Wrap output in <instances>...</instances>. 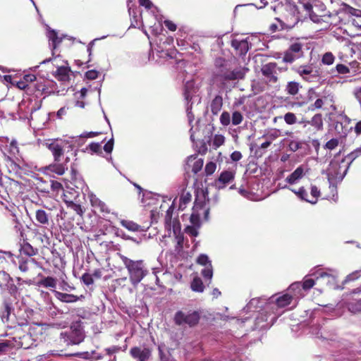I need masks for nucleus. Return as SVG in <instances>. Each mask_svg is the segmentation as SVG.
Returning a JSON list of instances; mask_svg holds the SVG:
<instances>
[{
  "instance_id": "f257e3e1",
  "label": "nucleus",
  "mask_w": 361,
  "mask_h": 361,
  "mask_svg": "<svg viewBox=\"0 0 361 361\" xmlns=\"http://www.w3.org/2000/svg\"><path fill=\"white\" fill-rule=\"evenodd\" d=\"M214 79L225 87L230 81L244 79L248 68L240 66L232 68L228 61L222 57H218L214 61Z\"/></svg>"
},
{
  "instance_id": "f03ea898",
  "label": "nucleus",
  "mask_w": 361,
  "mask_h": 361,
  "mask_svg": "<svg viewBox=\"0 0 361 361\" xmlns=\"http://www.w3.org/2000/svg\"><path fill=\"white\" fill-rule=\"evenodd\" d=\"M125 267L128 270L130 282L133 285L138 284L148 274L147 267L142 259L133 260L121 254H118Z\"/></svg>"
},
{
  "instance_id": "7ed1b4c3",
  "label": "nucleus",
  "mask_w": 361,
  "mask_h": 361,
  "mask_svg": "<svg viewBox=\"0 0 361 361\" xmlns=\"http://www.w3.org/2000/svg\"><path fill=\"white\" fill-rule=\"evenodd\" d=\"M350 166L345 157L341 156V151L336 153L330 161L327 169L328 176L334 179L341 180L346 175Z\"/></svg>"
},
{
  "instance_id": "20e7f679",
  "label": "nucleus",
  "mask_w": 361,
  "mask_h": 361,
  "mask_svg": "<svg viewBox=\"0 0 361 361\" xmlns=\"http://www.w3.org/2000/svg\"><path fill=\"white\" fill-rule=\"evenodd\" d=\"M201 319V312L195 310L183 309L177 311L173 322L178 326L187 325L190 328L197 326Z\"/></svg>"
},
{
  "instance_id": "39448f33",
  "label": "nucleus",
  "mask_w": 361,
  "mask_h": 361,
  "mask_svg": "<svg viewBox=\"0 0 361 361\" xmlns=\"http://www.w3.org/2000/svg\"><path fill=\"white\" fill-rule=\"evenodd\" d=\"M293 70L305 82H314L320 79L319 71L314 70L312 64L301 65Z\"/></svg>"
},
{
  "instance_id": "423d86ee",
  "label": "nucleus",
  "mask_w": 361,
  "mask_h": 361,
  "mask_svg": "<svg viewBox=\"0 0 361 361\" xmlns=\"http://www.w3.org/2000/svg\"><path fill=\"white\" fill-rule=\"evenodd\" d=\"M90 204L93 208L94 213H99L104 218H107L111 214V209L102 200H100L96 195L91 192L88 195Z\"/></svg>"
},
{
  "instance_id": "0eeeda50",
  "label": "nucleus",
  "mask_w": 361,
  "mask_h": 361,
  "mask_svg": "<svg viewBox=\"0 0 361 361\" xmlns=\"http://www.w3.org/2000/svg\"><path fill=\"white\" fill-rule=\"evenodd\" d=\"M276 69L277 63L275 62H269L262 66L261 73L267 85H274L278 82L279 78Z\"/></svg>"
},
{
  "instance_id": "6e6552de",
  "label": "nucleus",
  "mask_w": 361,
  "mask_h": 361,
  "mask_svg": "<svg viewBox=\"0 0 361 361\" xmlns=\"http://www.w3.org/2000/svg\"><path fill=\"white\" fill-rule=\"evenodd\" d=\"M295 9L293 10V13L290 14V19L288 17L286 18V22H283L279 18H276V23H271L269 25V30L271 32H275L277 30H283L284 28H292L299 21V17L298 15L295 14Z\"/></svg>"
},
{
  "instance_id": "1a4fd4ad",
  "label": "nucleus",
  "mask_w": 361,
  "mask_h": 361,
  "mask_svg": "<svg viewBox=\"0 0 361 361\" xmlns=\"http://www.w3.org/2000/svg\"><path fill=\"white\" fill-rule=\"evenodd\" d=\"M63 141L58 140H49L45 143L46 147L51 152L55 162H60L64 154Z\"/></svg>"
},
{
  "instance_id": "9d476101",
  "label": "nucleus",
  "mask_w": 361,
  "mask_h": 361,
  "mask_svg": "<svg viewBox=\"0 0 361 361\" xmlns=\"http://www.w3.org/2000/svg\"><path fill=\"white\" fill-rule=\"evenodd\" d=\"M302 56L303 51L302 44L295 42L292 44L284 52L283 61L286 63H293L294 61L301 58Z\"/></svg>"
},
{
  "instance_id": "9b49d317",
  "label": "nucleus",
  "mask_w": 361,
  "mask_h": 361,
  "mask_svg": "<svg viewBox=\"0 0 361 361\" xmlns=\"http://www.w3.org/2000/svg\"><path fill=\"white\" fill-rule=\"evenodd\" d=\"M0 289L3 291H8L11 294H15L18 288L14 284L13 278L5 271H0Z\"/></svg>"
},
{
  "instance_id": "f8f14e48",
  "label": "nucleus",
  "mask_w": 361,
  "mask_h": 361,
  "mask_svg": "<svg viewBox=\"0 0 361 361\" xmlns=\"http://www.w3.org/2000/svg\"><path fill=\"white\" fill-rule=\"evenodd\" d=\"M68 338L71 344H79L85 338L80 322L73 323L71 326V331L68 333Z\"/></svg>"
},
{
  "instance_id": "ddd939ff",
  "label": "nucleus",
  "mask_w": 361,
  "mask_h": 361,
  "mask_svg": "<svg viewBox=\"0 0 361 361\" xmlns=\"http://www.w3.org/2000/svg\"><path fill=\"white\" fill-rule=\"evenodd\" d=\"M207 190L200 189L196 192V197L194 202L193 210L197 212L199 209L206 208L209 203Z\"/></svg>"
},
{
  "instance_id": "4468645a",
  "label": "nucleus",
  "mask_w": 361,
  "mask_h": 361,
  "mask_svg": "<svg viewBox=\"0 0 361 361\" xmlns=\"http://www.w3.org/2000/svg\"><path fill=\"white\" fill-rule=\"evenodd\" d=\"M235 176V172L233 171H223L215 180V185L218 189H223L233 181Z\"/></svg>"
},
{
  "instance_id": "2eb2a0df",
  "label": "nucleus",
  "mask_w": 361,
  "mask_h": 361,
  "mask_svg": "<svg viewBox=\"0 0 361 361\" xmlns=\"http://www.w3.org/2000/svg\"><path fill=\"white\" fill-rule=\"evenodd\" d=\"M334 97L332 94H324L320 98H318L315 102L311 104L312 110L321 109L325 104H329L333 110H336L334 105Z\"/></svg>"
},
{
  "instance_id": "dca6fc26",
  "label": "nucleus",
  "mask_w": 361,
  "mask_h": 361,
  "mask_svg": "<svg viewBox=\"0 0 361 361\" xmlns=\"http://www.w3.org/2000/svg\"><path fill=\"white\" fill-rule=\"evenodd\" d=\"M308 169L307 166L300 165L297 167L296 169L288 176L286 177L285 181L290 185L295 184L304 177Z\"/></svg>"
},
{
  "instance_id": "f3484780",
  "label": "nucleus",
  "mask_w": 361,
  "mask_h": 361,
  "mask_svg": "<svg viewBox=\"0 0 361 361\" xmlns=\"http://www.w3.org/2000/svg\"><path fill=\"white\" fill-rule=\"evenodd\" d=\"M151 350L148 348H141L135 346L133 347L130 350V355L134 359L140 360H148L151 356Z\"/></svg>"
},
{
  "instance_id": "a211bd4d",
  "label": "nucleus",
  "mask_w": 361,
  "mask_h": 361,
  "mask_svg": "<svg viewBox=\"0 0 361 361\" xmlns=\"http://www.w3.org/2000/svg\"><path fill=\"white\" fill-rule=\"evenodd\" d=\"M231 46L235 50V54L238 56H245L249 50L248 42L246 39H233Z\"/></svg>"
},
{
  "instance_id": "6ab92c4d",
  "label": "nucleus",
  "mask_w": 361,
  "mask_h": 361,
  "mask_svg": "<svg viewBox=\"0 0 361 361\" xmlns=\"http://www.w3.org/2000/svg\"><path fill=\"white\" fill-rule=\"evenodd\" d=\"M79 197L80 192L78 190L69 188L63 190L62 200L66 205L70 203H73V202H76V200H79Z\"/></svg>"
},
{
  "instance_id": "aec40b11",
  "label": "nucleus",
  "mask_w": 361,
  "mask_h": 361,
  "mask_svg": "<svg viewBox=\"0 0 361 361\" xmlns=\"http://www.w3.org/2000/svg\"><path fill=\"white\" fill-rule=\"evenodd\" d=\"M20 256L25 255L29 258H32V257L36 255L38 253V249L34 247L30 243L24 240L23 243L20 245Z\"/></svg>"
},
{
  "instance_id": "412c9836",
  "label": "nucleus",
  "mask_w": 361,
  "mask_h": 361,
  "mask_svg": "<svg viewBox=\"0 0 361 361\" xmlns=\"http://www.w3.org/2000/svg\"><path fill=\"white\" fill-rule=\"evenodd\" d=\"M31 341V336L25 334H23L22 336L18 337L17 339L16 338H13V346L16 348H24L27 349L30 346V342Z\"/></svg>"
},
{
  "instance_id": "4be33fe9",
  "label": "nucleus",
  "mask_w": 361,
  "mask_h": 361,
  "mask_svg": "<svg viewBox=\"0 0 361 361\" xmlns=\"http://www.w3.org/2000/svg\"><path fill=\"white\" fill-rule=\"evenodd\" d=\"M71 68L68 66H59L56 69L55 78L61 82H66L70 80Z\"/></svg>"
},
{
  "instance_id": "5701e85b",
  "label": "nucleus",
  "mask_w": 361,
  "mask_h": 361,
  "mask_svg": "<svg viewBox=\"0 0 361 361\" xmlns=\"http://www.w3.org/2000/svg\"><path fill=\"white\" fill-rule=\"evenodd\" d=\"M55 296L59 300L66 303H73L80 300V297L78 295L59 291H55Z\"/></svg>"
},
{
  "instance_id": "b1692460",
  "label": "nucleus",
  "mask_w": 361,
  "mask_h": 361,
  "mask_svg": "<svg viewBox=\"0 0 361 361\" xmlns=\"http://www.w3.org/2000/svg\"><path fill=\"white\" fill-rule=\"evenodd\" d=\"M30 92L33 94L39 93L40 94L47 93V87L45 85V80L43 78H40L39 80L36 78V80L32 84Z\"/></svg>"
},
{
  "instance_id": "393cba45",
  "label": "nucleus",
  "mask_w": 361,
  "mask_h": 361,
  "mask_svg": "<svg viewBox=\"0 0 361 361\" xmlns=\"http://www.w3.org/2000/svg\"><path fill=\"white\" fill-rule=\"evenodd\" d=\"M307 123L317 131H321L324 129L323 118L321 114H316L310 121H307Z\"/></svg>"
},
{
  "instance_id": "a878e982",
  "label": "nucleus",
  "mask_w": 361,
  "mask_h": 361,
  "mask_svg": "<svg viewBox=\"0 0 361 361\" xmlns=\"http://www.w3.org/2000/svg\"><path fill=\"white\" fill-rule=\"evenodd\" d=\"M47 226H39L37 228L33 229V233L35 236L37 237V239L41 241V243H44V241L48 242L49 240V236L47 233Z\"/></svg>"
},
{
  "instance_id": "bb28decb",
  "label": "nucleus",
  "mask_w": 361,
  "mask_h": 361,
  "mask_svg": "<svg viewBox=\"0 0 361 361\" xmlns=\"http://www.w3.org/2000/svg\"><path fill=\"white\" fill-rule=\"evenodd\" d=\"M49 214L44 209H37L35 212V219L41 226H48L49 224Z\"/></svg>"
},
{
  "instance_id": "cd10ccee",
  "label": "nucleus",
  "mask_w": 361,
  "mask_h": 361,
  "mask_svg": "<svg viewBox=\"0 0 361 361\" xmlns=\"http://www.w3.org/2000/svg\"><path fill=\"white\" fill-rule=\"evenodd\" d=\"M18 268L22 272L28 271L30 263L37 264V262L34 258H25L23 256H18Z\"/></svg>"
},
{
  "instance_id": "c85d7f7f",
  "label": "nucleus",
  "mask_w": 361,
  "mask_h": 361,
  "mask_svg": "<svg viewBox=\"0 0 361 361\" xmlns=\"http://www.w3.org/2000/svg\"><path fill=\"white\" fill-rule=\"evenodd\" d=\"M120 224L123 227L132 232L142 231L141 226L139 224L130 220L121 219L120 221Z\"/></svg>"
},
{
  "instance_id": "c756f323",
  "label": "nucleus",
  "mask_w": 361,
  "mask_h": 361,
  "mask_svg": "<svg viewBox=\"0 0 361 361\" xmlns=\"http://www.w3.org/2000/svg\"><path fill=\"white\" fill-rule=\"evenodd\" d=\"M302 87L300 84L295 81L288 82L286 85L285 91L286 93L291 96H295L298 94L300 89Z\"/></svg>"
},
{
  "instance_id": "7c9ffc66",
  "label": "nucleus",
  "mask_w": 361,
  "mask_h": 361,
  "mask_svg": "<svg viewBox=\"0 0 361 361\" xmlns=\"http://www.w3.org/2000/svg\"><path fill=\"white\" fill-rule=\"evenodd\" d=\"M293 298L289 293L283 294L276 299V305L280 308L285 307L291 303Z\"/></svg>"
},
{
  "instance_id": "2f4dec72",
  "label": "nucleus",
  "mask_w": 361,
  "mask_h": 361,
  "mask_svg": "<svg viewBox=\"0 0 361 361\" xmlns=\"http://www.w3.org/2000/svg\"><path fill=\"white\" fill-rule=\"evenodd\" d=\"M192 195L190 192L183 190L180 197L178 209L183 210L186 208L187 204L191 202Z\"/></svg>"
},
{
  "instance_id": "473e14b6",
  "label": "nucleus",
  "mask_w": 361,
  "mask_h": 361,
  "mask_svg": "<svg viewBox=\"0 0 361 361\" xmlns=\"http://www.w3.org/2000/svg\"><path fill=\"white\" fill-rule=\"evenodd\" d=\"M194 161L192 166V171L197 174L199 171H200L203 167L204 160L203 159H197L196 156H190L188 157V162H192Z\"/></svg>"
},
{
  "instance_id": "72a5a7b5",
  "label": "nucleus",
  "mask_w": 361,
  "mask_h": 361,
  "mask_svg": "<svg viewBox=\"0 0 361 361\" xmlns=\"http://www.w3.org/2000/svg\"><path fill=\"white\" fill-rule=\"evenodd\" d=\"M223 105V99L220 95H216L212 101L211 111L216 115L221 111Z\"/></svg>"
},
{
  "instance_id": "f704fd0d",
  "label": "nucleus",
  "mask_w": 361,
  "mask_h": 361,
  "mask_svg": "<svg viewBox=\"0 0 361 361\" xmlns=\"http://www.w3.org/2000/svg\"><path fill=\"white\" fill-rule=\"evenodd\" d=\"M48 37L49 41L51 42V47L53 50H55L63 40V37H59L58 33L54 30L49 32Z\"/></svg>"
},
{
  "instance_id": "c9c22d12",
  "label": "nucleus",
  "mask_w": 361,
  "mask_h": 361,
  "mask_svg": "<svg viewBox=\"0 0 361 361\" xmlns=\"http://www.w3.org/2000/svg\"><path fill=\"white\" fill-rule=\"evenodd\" d=\"M67 169L68 168L66 167V164H61L59 162H55L54 164H51L48 166V169L50 171L59 176L63 175Z\"/></svg>"
},
{
  "instance_id": "e433bc0d",
  "label": "nucleus",
  "mask_w": 361,
  "mask_h": 361,
  "mask_svg": "<svg viewBox=\"0 0 361 361\" xmlns=\"http://www.w3.org/2000/svg\"><path fill=\"white\" fill-rule=\"evenodd\" d=\"M336 60V56L331 51H326L321 56V63L324 66H331Z\"/></svg>"
},
{
  "instance_id": "4c0bfd02",
  "label": "nucleus",
  "mask_w": 361,
  "mask_h": 361,
  "mask_svg": "<svg viewBox=\"0 0 361 361\" xmlns=\"http://www.w3.org/2000/svg\"><path fill=\"white\" fill-rule=\"evenodd\" d=\"M190 288L195 292L202 293L204 289V286L202 279L196 276L192 281Z\"/></svg>"
},
{
  "instance_id": "58836bf2",
  "label": "nucleus",
  "mask_w": 361,
  "mask_h": 361,
  "mask_svg": "<svg viewBox=\"0 0 361 361\" xmlns=\"http://www.w3.org/2000/svg\"><path fill=\"white\" fill-rule=\"evenodd\" d=\"M310 195L311 197L310 200H307V202L312 204H314L317 202L318 199L321 195L320 190L318 188L317 186L314 185H311Z\"/></svg>"
},
{
  "instance_id": "ea45409f",
  "label": "nucleus",
  "mask_w": 361,
  "mask_h": 361,
  "mask_svg": "<svg viewBox=\"0 0 361 361\" xmlns=\"http://www.w3.org/2000/svg\"><path fill=\"white\" fill-rule=\"evenodd\" d=\"M11 312V304L8 301H4L3 303V309L1 312V317L4 322L8 321V317Z\"/></svg>"
},
{
  "instance_id": "a19ab883",
  "label": "nucleus",
  "mask_w": 361,
  "mask_h": 361,
  "mask_svg": "<svg viewBox=\"0 0 361 361\" xmlns=\"http://www.w3.org/2000/svg\"><path fill=\"white\" fill-rule=\"evenodd\" d=\"M94 237L97 243L94 246V250L96 251L101 247L104 250V252H106L109 250L110 245L113 243L111 241H101L99 235H96Z\"/></svg>"
},
{
  "instance_id": "79ce46f5",
  "label": "nucleus",
  "mask_w": 361,
  "mask_h": 361,
  "mask_svg": "<svg viewBox=\"0 0 361 361\" xmlns=\"http://www.w3.org/2000/svg\"><path fill=\"white\" fill-rule=\"evenodd\" d=\"M302 289L301 282H295L289 286L288 291L293 293L294 296L299 298L304 295Z\"/></svg>"
},
{
  "instance_id": "37998d69",
  "label": "nucleus",
  "mask_w": 361,
  "mask_h": 361,
  "mask_svg": "<svg viewBox=\"0 0 361 361\" xmlns=\"http://www.w3.org/2000/svg\"><path fill=\"white\" fill-rule=\"evenodd\" d=\"M174 209L173 203L169 207L166 212V215L164 217V224L165 228L167 230H171V221H172V215Z\"/></svg>"
},
{
  "instance_id": "c03bdc74",
  "label": "nucleus",
  "mask_w": 361,
  "mask_h": 361,
  "mask_svg": "<svg viewBox=\"0 0 361 361\" xmlns=\"http://www.w3.org/2000/svg\"><path fill=\"white\" fill-rule=\"evenodd\" d=\"M67 207L72 209L77 214L80 216H83L85 210L80 204V199L76 200V202H73V203H70L66 205Z\"/></svg>"
},
{
  "instance_id": "a18cd8bd",
  "label": "nucleus",
  "mask_w": 361,
  "mask_h": 361,
  "mask_svg": "<svg viewBox=\"0 0 361 361\" xmlns=\"http://www.w3.org/2000/svg\"><path fill=\"white\" fill-rule=\"evenodd\" d=\"M193 90V83L192 82H187L183 87V96L185 99L190 102L192 99V92Z\"/></svg>"
},
{
  "instance_id": "49530a36",
  "label": "nucleus",
  "mask_w": 361,
  "mask_h": 361,
  "mask_svg": "<svg viewBox=\"0 0 361 361\" xmlns=\"http://www.w3.org/2000/svg\"><path fill=\"white\" fill-rule=\"evenodd\" d=\"M39 284L45 288H55L56 286V280L51 276L42 279L39 281Z\"/></svg>"
},
{
  "instance_id": "de8ad7c7",
  "label": "nucleus",
  "mask_w": 361,
  "mask_h": 361,
  "mask_svg": "<svg viewBox=\"0 0 361 361\" xmlns=\"http://www.w3.org/2000/svg\"><path fill=\"white\" fill-rule=\"evenodd\" d=\"M87 149L90 150L92 154H96L99 156H102V154H103L102 146L98 142H91L87 147Z\"/></svg>"
},
{
  "instance_id": "09e8293b",
  "label": "nucleus",
  "mask_w": 361,
  "mask_h": 361,
  "mask_svg": "<svg viewBox=\"0 0 361 361\" xmlns=\"http://www.w3.org/2000/svg\"><path fill=\"white\" fill-rule=\"evenodd\" d=\"M291 191L294 192L301 200L305 201L307 202V200H310L308 198V194L307 190L303 186H301L298 188V190L291 189Z\"/></svg>"
},
{
  "instance_id": "8fccbe9b",
  "label": "nucleus",
  "mask_w": 361,
  "mask_h": 361,
  "mask_svg": "<svg viewBox=\"0 0 361 361\" xmlns=\"http://www.w3.org/2000/svg\"><path fill=\"white\" fill-rule=\"evenodd\" d=\"M361 157V147L355 149L350 153L348 154L345 157L351 164L356 159Z\"/></svg>"
},
{
  "instance_id": "3c124183",
  "label": "nucleus",
  "mask_w": 361,
  "mask_h": 361,
  "mask_svg": "<svg viewBox=\"0 0 361 361\" xmlns=\"http://www.w3.org/2000/svg\"><path fill=\"white\" fill-rule=\"evenodd\" d=\"M12 348H14L13 341L6 340L0 342V353H6Z\"/></svg>"
},
{
  "instance_id": "603ef678",
  "label": "nucleus",
  "mask_w": 361,
  "mask_h": 361,
  "mask_svg": "<svg viewBox=\"0 0 361 361\" xmlns=\"http://www.w3.org/2000/svg\"><path fill=\"white\" fill-rule=\"evenodd\" d=\"M339 142L338 138H331L326 142L324 148L327 150H334L338 146Z\"/></svg>"
},
{
  "instance_id": "864d4df0",
  "label": "nucleus",
  "mask_w": 361,
  "mask_h": 361,
  "mask_svg": "<svg viewBox=\"0 0 361 361\" xmlns=\"http://www.w3.org/2000/svg\"><path fill=\"white\" fill-rule=\"evenodd\" d=\"M201 274L205 279L211 280L213 276V269L212 263H209L207 267H205L202 270Z\"/></svg>"
},
{
  "instance_id": "5fc2aeb1",
  "label": "nucleus",
  "mask_w": 361,
  "mask_h": 361,
  "mask_svg": "<svg viewBox=\"0 0 361 361\" xmlns=\"http://www.w3.org/2000/svg\"><path fill=\"white\" fill-rule=\"evenodd\" d=\"M315 284V281L314 279L307 278V276L304 278V280L302 282H301V286L302 288V290H308L310 288H312L314 285Z\"/></svg>"
},
{
  "instance_id": "6e6d98bb",
  "label": "nucleus",
  "mask_w": 361,
  "mask_h": 361,
  "mask_svg": "<svg viewBox=\"0 0 361 361\" xmlns=\"http://www.w3.org/2000/svg\"><path fill=\"white\" fill-rule=\"evenodd\" d=\"M243 119V116L240 111H235L232 114L231 122L233 126L239 125Z\"/></svg>"
},
{
  "instance_id": "4d7b16f0",
  "label": "nucleus",
  "mask_w": 361,
  "mask_h": 361,
  "mask_svg": "<svg viewBox=\"0 0 361 361\" xmlns=\"http://www.w3.org/2000/svg\"><path fill=\"white\" fill-rule=\"evenodd\" d=\"M213 146L215 149L221 147L225 142V137L222 135H215L213 138Z\"/></svg>"
},
{
  "instance_id": "13d9d810",
  "label": "nucleus",
  "mask_w": 361,
  "mask_h": 361,
  "mask_svg": "<svg viewBox=\"0 0 361 361\" xmlns=\"http://www.w3.org/2000/svg\"><path fill=\"white\" fill-rule=\"evenodd\" d=\"M335 71L339 75H346L350 72V68L343 63H338L336 66Z\"/></svg>"
},
{
  "instance_id": "bf43d9fd",
  "label": "nucleus",
  "mask_w": 361,
  "mask_h": 361,
  "mask_svg": "<svg viewBox=\"0 0 361 361\" xmlns=\"http://www.w3.org/2000/svg\"><path fill=\"white\" fill-rule=\"evenodd\" d=\"M216 169V164L214 161H209L208 162L204 168V172L206 176H211L212 175Z\"/></svg>"
},
{
  "instance_id": "052dcab7",
  "label": "nucleus",
  "mask_w": 361,
  "mask_h": 361,
  "mask_svg": "<svg viewBox=\"0 0 361 361\" xmlns=\"http://www.w3.org/2000/svg\"><path fill=\"white\" fill-rule=\"evenodd\" d=\"M284 121L288 125H293L297 123V118L295 114L288 112L284 115Z\"/></svg>"
},
{
  "instance_id": "680f3d73",
  "label": "nucleus",
  "mask_w": 361,
  "mask_h": 361,
  "mask_svg": "<svg viewBox=\"0 0 361 361\" xmlns=\"http://www.w3.org/2000/svg\"><path fill=\"white\" fill-rule=\"evenodd\" d=\"M220 122L224 126H228L231 123L230 114L227 111H224L220 116Z\"/></svg>"
},
{
  "instance_id": "e2e57ef3",
  "label": "nucleus",
  "mask_w": 361,
  "mask_h": 361,
  "mask_svg": "<svg viewBox=\"0 0 361 361\" xmlns=\"http://www.w3.org/2000/svg\"><path fill=\"white\" fill-rule=\"evenodd\" d=\"M197 263L207 267L211 262L209 260V257L207 255L201 254L197 259Z\"/></svg>"
},
{
  "instance_id": "0e129e2a",
  "label": "nucleus",
  "mask_w": 361,
  "mask_h": 361,
  "mask_svg": "<svg viewBox=\"0 0 361 361\" xmlns=\"http://www.w3.org/2000/svg\"><path fill=\"white\" fill-rule=\"evenodd\" d=\"M190 223L192 224V226L200 227V214L193 212L190 217Z\"/></svg>"
},
{
  "instance_id": "69168bd1",
  "label": "nucleus",
  "mask_w": 361,
  "mask_h": 361,
  "mask_svg": "<svg viewBox=\"0 0 361 361\" xmlns=\"http://www.w3.org/2000/svg\"><path fill=\"white\" fill-rule=\"evenodd\" d=\"M21 79L27 85H30L32 88L33 82L36 80V76L33 74H26Z\"/></svg>"
},
{
  "instance_id": "338daca9",
  "label": "nucleus",
  "mask_w": 361,
  "mask_h": 361,
  "mask_svg": "<svg viewBox=\"0 0 361 361\" xmlns=\"http://www.w3.org/2000/svg\"><path fill=\"white\" fill-rule=\"evenodd\" d=\"M81 279L86 286L92 285L94 283L92 276L88 273H85L82 276Z\"/></svg>"
},
{
  "instance_id": "774afa93",
  "label": "nucleus",
  "mask_w": 361,
  "mask_h": 361,
  "mask_svg": "<svg viewBox=\"0 0 361 361\" xmlns=\"http://www.w3.org/2000/svg\"><path fill=\"white\" fill-rule=\"evenodd\" d=\"M103 149L106 154H110L114 149V139L111 138L108 140L104 145Z\"/></svg>"
}]
</instances>
